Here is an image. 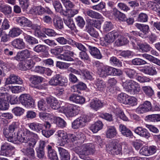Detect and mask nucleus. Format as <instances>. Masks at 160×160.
I'll use <instances>...</instances> for the list:
<instances>
[{
    "label": "nucleus",
    "mask_w": 160,
    "mask_h": 160,
    "mask_svg": "<svg viewBox=\"0 0 160 160\" xmlns=\"http://www.w3.org/2000/svg\"><path fill=\"white\" fill-rule=\"evenodd\" d=\"M29 28H31L35 30V35L39 38H42L46 37L45 35L42 33L40 30V27L36 24H32V25Z\"/></svg>",
    "instance_id": "34"
},
{
    "label": "nucleus",
    "mask_w": 160,
    "mask_h": 160,
    "mask_svg": "<svg viewBox=\"0 0 160 160\" xmlns=\"http://www.w3.org/2000/svg\"><path fill=\"white\" fill-rule=\"evenodd\" d=\"M54 115L52 114L42 112L39 113V117L42 119L52 120L54 118Z\"/></svg>",
    "instance_id": "62"
},
{
    "label": "nucleus",
    "mask_w": 160,
    "mask_h": 160,
    "mask_svg": "<svg viewBox=\"0 0 160 160\" xmlns=\"http://www.w3.org/2000/svg\"><path fill=\"white\" fill-rule=\"evenodd\" d=\"M95 86L97 90L102 92L104 91L106 88L105 82L101 79L98 78L95 81Z\"/></svg>",
    "instance_id": "28"
},
{
    "label": "nucleus",
    "mask_w": 160,
    "mask_h": 160,
    "mask_svg": "<svg viewBox=\"0 0 160 160\" xmlns=\"http://www.w3.org/2000/svg\"><path fill=\"white\" fill-rule=\"evenodd\" d=\"M143 72L150 75H154L157 74V72L154 67H148L143 70Z\"/></svg>",
    "instance_id": "46"
},
{
    "label": "nucleus",
    "mask_w": 160,
    "mask_h": 160,
    "mask_svg": "<svg viewBox=\"0 0 160 160\" xmlns=\"http://www.w3.org/2000/svg\"><path fill=\"white\" fill-rule=\"evenodd\" d=\"M142 90L145 94L148 97H151L154 95V90L152 88L149 86H142Z\"/></svg>",
    "instance_id": "38"
},
{
    "label": "nucleus",
    "mask_w": 160,
    "mask_h": 160,
    "mask_svg": "<svg viewBox=\"0 0 160 160\" xmlns=\"http://www.w3.org/2000/svg\"><path fill=\"white\" fill-rule=\"evenodd\" d=\"M111 67L103 66L100 67L98 71V74L100 77L105 78L109 75H111Z\"/></svg>",
    "instance_id": "16"
},
{
    "label": "nucleus",
    "mask_w": 160,
    "mask_h": 160,
    "mask_svg": "<svg viewBox=\"0 0 160 160\" xmlns=\"http://www.w3.org/2000/svg\"><path fill=\"white\" fill-rule=\"evenodd\" d=\"M118 145V143L115 142L114 141H112L110 142L108 144H107L106 146V150L110 154H111L112 152L113 151L115 147Z\"/></svg>",
    "instance_id": "49"
},
{
    "label": "nucleus",
    "mask_w": 160,
    "mask_h": 160,
    "mask_svg": "<svg viewBox=\"0 0 160 160\" xmlns=\"http://www.w3.org/2000/svg\"><path fill=\"white\" fill-rule=\"evenodd\" d=\"M127 38L123 36H120L118 40L115 42V43L118 46H120L126 44L128 42Z\"/></svg>",
    "instance_id": "48"
},
{
    "label": "nucleus",
    "mask_w": 160,
    "mask_h": 160,
    "mask_svg": "<svg viewBox=\"0 0 160 160\" xmlns=\"http://www.w3.org/2000/svg\"><path fill=\"white\" fill-rule=\"evenodd\" d=\"M19 130L18 137L14 138L10 137L9 140L16 143L19 141L21 142H25L28 146L34 147L37 141V135L27 129H25L24 131Z\"/></svg>",
    "instance_id": "1"
},
{
    "label": "nucleus",
    "mask_w": 160,
    "mask_h": 160,
    "mask_svg": "<svg viewBox=\"0 0 160 160\" xmlns=\"http://www.w3.org/2000/svg\"><path fill=\"white\" fill-rule=\"evenodd\" d=\"M56 135L61 138V142L60 144V146H63L65 144L69 142L68 134H67L64 131H58L56 132Z\"/></svg>",
    "instance_id": "19"
},
{
    "label": "nucleus",
    "mask_w": 160,
    "mask_h": 160,
    "mask_svg": "<svg viewBox=\"0 0 160 160\" xmlns=\"http://www.w3.org/2000/svg\"><path fill=\"white\" fill-rule=\"evenodd\" d=\"M117 134V131L115 127L109 126L106 132V136L107 138H112L115 137Z\"/></svg>",
    "instance_id": "31"
},
{
    "label": "nucleus",
    "mask_w": 160,
    "mask_h": 160,
    "mask_svg": "<svg viewBox=\"0 0 160 160\" xmlns=\"http://www.w3.org/2000/svg\"><path fill=\"white\" fill-rule=\"evenodd\" d=\"M62 52V48L61 47H56L50 49L51 53L55 55L59 56Z\"/></svg>",
    "instance_id": "57"
},
{
    "label": "nucleus",
    "mask_w": 160,
    "mask_h": 160,
    "mask_svg": "<svg viewBox=\"0 0 160 160\" xmlns=\"http://www.w3.org/2000/svg\"><path fill=\"white\" fill-rule=\"evenodd\" d=\"M15 148L10 144L5 142L1 146L0 155L8 157Z\"/></svg>",
    "instance_id": "11"
},
{
    "label": "nucleus",
    "mask_w": 160,
    "mask_h": 160,
    "mask_svg": "<svg viewBox=\"0 0 160 160\" xmlns=\"http://www.w3.org/2000/svg\"><path fill=\"white\" fill-rule=\"evenodd\" d=\"M27 145L26 148H23L21 149V151L25 155H27L32 159H34L35 157V152L33 148L34 147L28 146Z\"/></svg>",
    "instance_id": "21"
},
{
    "label": "nucleus",
    "mask_w": 160,
    "mask_h": 160,
    "mask_svg": "<svg viewBox=\"0 0 160 160\" xmlns=\"http://www.w3.org/2000/svg\"><path fill=\"white\" fill-rule=\"evenodd\" d=\"M103 126V124L102 122L100 121H98L94 124L92 125L90 128L94 133H95L101 129Z\"/></svg>",
    "instance_id": "30"
},
{
    "label": "nucleus",
    "mask_w": 160,
    "mask_h": 160,
    "mask_svg": "<svg viewBox=\"0 0 160 160\" xmlns=\"http://www.w3.org/2000/svg\"><path fill=\"white\" fill-rule=\"evenodd\" d=\"M53 5L56 12L65 15V11L63 9L62 6L59 1H54L53 2Z\"/></svg>",
    "instance_id": "35"
},
{
    "label": "nucleus",
    "mask_w": 160,
    "mask_h": 160,
    "mask_svg": "<svg viewBox=\"0 0 160 160\" xmlns=\"http://www.w3.org/2000/svg\"><path fill=\"white\" fill-rule=\"evenodd\" d=\"M32 84L36 85L42 82L43 79V78L37 76H32L31 77Z\"/></svg>",
    "instance_id": "63"
},
{
    "label": "nucleus",
    "mask_w": 160,
    "mask_h": 160,
    "mask_svg": "<svg viewBox=\"0 0 160 160\" xmlns=\"http://www.w3.org/2000/svg\"><path fill=\"white\" fill-rule=\"evenodd\" d=\"M77 153L79 157L83 159H85L86 156L93 154L96 151L94 144L88 143L82 145L80 147H78Z\"/></svg>",
    "instance_id": "2"
},
{
    "label": "nucleus",
    "mask_w": 160,
    "mask_h": 160,
    "mask_svg": "<svg viewBox=\"0 0 160 160\" xmlns=\"http://www.w3.org/2000/svg\"><path fill=\"white\" fill-rule=\"evenodd\" d=\"M149 8L158 13V15L160 17V6L156 2L150 1L148 3Z\"/></svg>",
    "instance_id": "32"
},
{
    "label": "nucleus",
    "mask_w": 160,
    "mask_h": 160,
    "mask_svg": "<svg viewBox=\"0 0 160 160\" xmlns=\"http://www.w3.org/2000/svg\"><path fill=\"white\" fill-rule=\"evenodd\" d=\"M64 22L65 25L68 26L72 31L75 32L76 28L73 19L68 18L64 19Z\"/></svg>",
    "instance_id": "33"
},
{
    "label": "nucleus",
    "mask_w": 160,
    "mask_h": 160,
    "mask_svg": "<svg viewBox=\"0 0 160 160\" xmlns=\"http://www.w3.org/2000/svg\"><path fill=\"white\" fill-rule=\"evenodd\" d=\"M3 134L7 138V140L8 141L14 143H16V142H14L9 140V138L10 137L13 138H16V136H13V134H12L11 133H10V131L9 130V128L8 129L7 128H4L3 129Z\"/></svg>",
    "instance_id": "52"
},
{
    "label": "nucleus",
    "mask_w": 160,
    "mask_h": 160,
    "mask_svg": "<svg viewBox=\"0 0 160 160\" xmlns=\"http://www.w3.org/2000/svg\"><path fill=\"white\" fill-rule=\"evenodd\" d=\"M148 19V16L146 14L141 13L139 14L137 20L138 22H147Z\"/></svg>",
    "instance_id": "58"
},
{
    "label": "nucleus",
    "mask_w": 160,
    "mask_h": 160,
    "mask_svg": "<svg viewBox=\"0 0 160 160\" xmlns=\"http://www.w3.org/2000/svg\"><path fill=\"white\" fill-rule=\"evenodd\" d=\"M152 106L151 103L148 101H145L144 103L140 104L137 108L138 110H151Z\"/></svg>",
    "instance_id": "41"
},
{
    "label": "nucleus",
    "mask_w": 160,
    "mask_h": 160,
    "mask_svg": "<svg viewBox=\"0 0 160 160\" xmlns=\"http://www.w3.org/2000/svg\"><path fill=\"white\" fill-rule=\"evenodd\" d=\"M19 123L18 122H13L9 126V128L10 133L13 134L14 136H15L16 132L17 131V137H18V133L19 130H22L19 128Z\"/></svg>",
    "instance_id": "25"
},
{
    "label": "nucleus",
    "mask_w": 160,
    "mask_h": 160,
    "mask_svg": "<svg viewBox=\"0 0 160 160\" xmlns=\"http://www.w3.org/2000/svg\"><path fill=\"white\" fill-rule=\"evenodd\" d=\"M69 100L76 103L82 104L84 103L85 100L82 97L75 94L70 95L69 98Z\"/></svg>",
    "instance_id": "26"
},
{
    "label": "nucleus",
    "mask_w": 160,
    "mask_h": 160,
    "mask_svg": "<svg viewBox=\"0 0 160 160\" xmlns=\"http://www.w3.org/2000/svg\"><path fill=\"white\" fill-rule=\"evenodd\" d=\"M119 130L121 133L126 137L132 138L133 133L126 126L120 124L119 126Z\"/></svg>",
    "instance_id": "24"
},
{
    "label": "nucleus",
    "mask_w": 160,
    "mask_h": 160,
    "mask_svg": "<svg viewBox=\"0 0 160 160\" xmlns=\"http://www.w3.org/2000/svg\"><path fill=\"white\" fill-rule=\"evenodd\" d=\"M9 95L7 93H0V110H7L8 109Z\"/></svg>",
    "instance_id": "9"
},
{
    "label": "nucleus",
    "mask_w": 160,
    "mask_h": 160,
    "mask_svg": "<svg viewBox=\"0 0 160 160\" xmlns=\"http://www.w3.org/2000/svg\"><path fill=\"white\" fill-rule=\"evenodd\" d=\"M22 31L18 28H13L9 31L10 36L14 38L19 36L22 33Z\"/></svg>",
    "instance_id": "44"
},
{
    "label": "nucleus",
    "mask_w": 160,
    "mask_h": 160,
    "mask_svg": "<svg viewBox=\"0 0 160 160\" xmlns=\"http://www.w3.org/2000/svg\"><path fill=\"white\" fill-rule=\"evenodd\" d=\"M52 119L53 120V122L56 123L59 127L63 128L65 127L67 125L65 121L60 117H55L54 116V118Z\"/></svg>",
    "instance_id": "36"
},
{
    "label": "nucleus",
    "mask_w": 160,
    "mask_h": 160,
    "mask_svg": "<svg viewBox=\"0 0 160 160\" xmlns=\"http://www.w3.org/2000/svg\"><path fill=\"white\" fill-rule=\"evenodd\" d=\"M136 79L138 82L142 83L149 82L151 80L150 78L147 77L138 75H137Z\"/></svg>",
    "instance_id": "59"
},
{
    "label": "nucleus",
    "mask_w": 160,
    "mask_h": 160,
    "mask_svg": "<svg viewBox=\"0 0 160 160\" xmlns=\"http://www.w3.org/2000/svg\"><path fill=\"white\" fill-rule=\"evenodd\" d=\"M128 96L126 93H121L119 94L117 97L118 101L120 102L125 104L126 103L127 99Z\"/></svg>",
    "instance_id": "54"
},
{
    "label": "nucleus",
    "mask_w": 160,
    "mask_h": 160,
    "mask_svg": "<svg viewBox=\"0 0 160 160\" xmlns=\"http://www.w3.org/2000/svg\"><path fill=\"white\" fill-rule=\"evenodd\" d=\"M53 26L57 30H60L64 28L63 22L62 19L60 18H57L53 21Z\"/></svg>",
    "instance_id": "39"
},
{
    "label": "nucleus",
    "mask_w": 160,
    "mask_h": 160,
    "mask_svg": "<svg viewBox=\"0 0 160 160\" xmlns=\"http://www.w3.org/2000/svg\"><path fill=\"white\" fill-rule=\"evenodd\" d=\"M71 40L72 43V44L75 47H76L79 50H81V52L87 51L86 47L88 48L87 46H89L88 45L85 43H83L82 44L81 43L76 42L72 39Z\"/></svg>",
    "instance_id": "43"
},
{
    "label": "nucleus",
    "mask_w": 160,
    "mask_h": 160,
    "mask_svg": "<svg viewBox=\"0 0 160 160\" xmlns=\"http://www.w3.org/2000/svg\"><path fill=\"white\" fill-rule=\"evenodd\" d=\"M103 105V103L97 99L92 100L90 104V107L93 109H98L102 108Z\"/></svg>",
    "instance_id": "37"
},
{
    "label": "nucleus",
    "mask_w": 160,
    "mask_h": 160,
    "mask_svg": "<svg viewBox=\"0 0 160 160\" xmlns=\"http://www.w3.org/2000/svg\"><path fill=\"white\" fill-rule=\"evenodd\" d=\"M110 62L113 66L120 67L122 65L121 62L115 57H111L110 59Z\"/></svg>",
    "instance_id": "53"
},
{
    "label": "nucleus",
    "mask_w": 160,
    "mask_h": 160,
    "mask_svg": "<svg viewBox=\"0 0 160 160\" xmlns=\"http://www.w3.org/2000/svg\"><path fill=\"white\" fill-rule=\"evenodd\" d=\"M91 120V117L85 115L79 117L74 120L72 123V127L73 129H78L85 127Z\"/></svg>",
    "instance_id": "4"
},
{
    "label": "nucleus",
    "mask_w": 160,
    "mask_h": 160,
    "mask_svg": "<svg viewBox=\"0 0 160 160\" xmlns=\"http://www.w3.org/2000/svg\"><path fill=\"white\" fill-rule=\"evenodd\" d=\"M32 52V51L28 49H25L18 52L14 58L17 60L22 61L30 58Z\"/></svg>",
    "instance_id": "12"
},
{
    "label": "nucleus",
    "mask_w": 160,
    "mask_h": 160,
    "mask_svg": "<svg viewBox=\"0 0 160 160\" xmlns=\"http://www.w3.org/2000/svg\"><path fill=\"white\" fill-rule=\"evenodd\" d=\"M55 146L54 143H51L47 147L48 151V156L51 160H58L57 152L54 150Z\"/></svg>",
    "instance_id": "15"
},
{
    "label": "nucleus",
    "mask_w": 160,
    "mask_h": 160,
    "mask_svg": "<svg viewBox=\"0 0 160 160\" xmlns=\"http://www.w3.org/2000/svg\"><path fill=\"white\" fill-rule=\"evenodd\" d=\"M20 102L27 108H33L34 102L32 98L28 94H24L21 95L19 97Z\"/></svg>",
    "instance_id": "7"
},
{
    "label": "nucleus",
    "mask_w": 160,
    "mask_h": 160,
    "mask_svg": "<svg viewBox=\"0 0 160 160\" xmlns=\"http://www.w3.org/2000/svg\"><path fill=\"white\" fill-rule=\"evenodd\" d=\"M24 37L26 41L30 44L33 45L38 43L37 39L30 36L27 35Z\"/></svg>",
    "instance_id": "64"
},
{
    "label": "nucleus",
    "mask_w": 160,
    "mask_h": 160,
    "mask_svg": "<svg viewBox=\"0 0 160 160\" xmlns=\"http://www.w3.org/2000/svg\"><path fill=\"white\" fill-rule=\"evenodd\" d=\"M89 52L92 56L97 59H101L102 56L99 50L96 47L91 46H87Z\"/></svg>",
    "instance_id": "20"
},
{
    "label": "nucleus",
    "mask_w": 160,
    "mask_h": 160,
    "mask_svg": "<svg viewBox=\"0 0 160 160\" xmlns=\"http://www.w3.org/2000/svg\"><path fill=\"white\" fill-rule=\"evenodd\" d=\"M123 88L129 92H132L134 94H138L141 91L140 86L138 82L133 80H128L123 83Z\"/></svg>",
    "instance_id": "3"
},
{
    "label": "nucleus",
    "mask_w": 160,
    "mask_h": 160,
    "mask_svg": "<svg viewBox=\"0 0 160 160\" xmlns=\"http://www.w3.org/2000/svg\"><path fill=\"white\" fill-rule=\"evenodd\" d=\"M138 49L139 50L142 52H147L150 51L151 49V47L148 44L146 43H138Z\"/></svg>",
    "instance_id": "40"
},
{
    "label": "nucleus",
    "mask_w": 160,
    "mask_h": 160,
    "mask_svg": "<svg viewBox=\"0 0 160 160\" xmlns=\"http://www.w3.org/2000/svg\"><path fill=\"white\" fill-rule=\"evenodd\" d=\"M68 118L75 117L79 113L78 111H61Z\"/></svg>",
    "instance_id": "45"
},
{
    "label": "nucleus",
    "mask_w": 160,
    "mask_h": 160,
    "mask_svg": "<svg viewBox=\"0 0 160 160\" xmlns=\"http://www.w3.org/2000/svg\"><path fill=\"white\" fill-rule=\"evenodd\" d=\"M16 21L19 26L24 29H28L32 25V22L24 17H17Z\"/></svg>",
    "instance_id": "14"
},
{
    "label": "nucleus",
    "mask_w": 160,
    "mask_h": 160,
    "mask_svg": "<svg viewBox=\"0 0 160 160\" xmlns=\"http://www.w3.org/2000/svg\"><path fill=\"white\" fill-rule=\"evenodd\" d=\"M135 132L140 137L148 139L150 136V134L148 130L142 127H138L134 129Z\"/></svg>",
    "instance_id": "18"
},
{
    "label": "nucleus",
    "mask_w": 160,
    "mask_h": 160,
    "mask_svg": "<svg viewBox=\"0 0 160 160\" xmlns=\"http://www.w3.org/2000/svg\"><path fill=\"white\" fill-rule=\"evenodd\" d=\"M28 126L30 129L37 132H39L44 127L47 129H49L51 127V125L48 122H46L44 124L38 123L33 122L28 124Z\"/></svg>",
    "instance_id": "8"
},
{
    "label": "nucleus",
    "mask_w": 160,
    "mask_h": 160,
    "mask_svg": "<svg viewBox=\"0 0 160 160\" xmlns=\"http://www.w3.org/2000/svg\"><path fill=\"white\" fill-rule=\"evenodd\" d=\"M32 11L35 14L38 15H42L45 13L49 15H52L53 13L49 8L46 7L44 8L41 6L33 7Z\"/></svg>",
    "instance_id": "13"
},
{
    "label": "nucleus",
    "mask_w": 160,
    "mask_h": 160,
    "mask_svg": "<svg viewBox=\"0 0 160 160\" xmlns=\"http://www.w3.org/2000/svg\"><path fill=\"white\" fill-rule=\"evenodd\" d=\"M6 83L8 84H21L22 83V80L20 77L14 74H11L7 78L6 81Z\"/></svg>",
    "instance_id": "17"
},
{
    "label": "nucleus",
    "mask_w": 160,
    "mask_h": 160,
    "mask_svg": "<svg viewBox=\"0 0 160 160\" xmlns=\"http://www.w3.org/2000/svg\"><path fill=\"white\" fill-rule=\"evenodd\" d=\"M62 52L64 50L67 52H65L63 54H60L58 57V58L64 61H74V60L69 56V55H73L74 54L73 52L70 51L71 49V47L69 46L66 45L62 47Z\"/></svg>",
    "instance_id": "6"
},
{
    "label": "nucleus",
    "mask_w": 160,
    "mask_h": 160,
    "mask_svg": "<svg viewBox=\"0 0 160 160\" xmlns=\"http://www.w3.org/2000/svg\"><path fill=\"white\" fill-rule=\"evenodd\" d=\"M58 148L61 160H70V155L67 150L61 147Z\"/></svg>",
    "instance_id": "27"
},
{
    "label": "nucleus",
    "mask_w": 160,
    "mask_h": 160,
    "mask_svg": "<svg viewBox=\"0 0 160 160\" xmlns=\"http://www.w3.org/2000/svg\"><path fill=\"white\" fill-rule=\"evenodd\" d=\"M43 31L49 37H54L57 34L55 31L52 29L45 28L43 29Z\"/></svg>",
    "instance_id": "61"
},
{
    "label": "nucleus",
    "mask_w": 160,
    "mask_h": 160,
    "mask_svg": "<svg viewBox=\"0 0 160 160\" xmlns=\"http://www.w3.org/2000/svg\"><path fill=\"white\" fill-rule=\"evenodd\" d=\"M147 119L155 122L160 121V115L158 114L149 115L146 117Z\"/></svg>",
    "instance_id": "51"
},
{
    "label": "nucleus",
    "mask_w": 160,
    "mask_h": 160,
    "mask_svg": "<svg viewBox=\"0 0 160 160\" xmlns=\"http://www.w3.org/2000/svg\"><path fill=\"white\" fill-rule=\"evenodd\" d=\"M119 36V32L113 31L105 35L103 42L106 45L112 43L115 39Z\"/></svg>",
    "instance_id": "10"
},
{
    "label": "nucleus",
    "mask_w": 160,
    "mask_h": 160,
    "mask_svg": "<svg viewBox=\"0 0 160 160\" xmlns=\"http://www.w3.org/2000/svg\"><path fill=\"white\" fill-rule=\"evenodd\" d=\"M46 47L45 46L41 44H38L35 46L33 49L35 52L39 53L45 52L46 51Z\"/></svg>",
    "instance_id": "60"
},
{
    "label": "nucleus",
    "mask_w": 160,
    "mask_h": 160,
    "mask_svg": "<svg viewBox=\"0 0 160 160\" xmlns=\"http://www.w3.org/2000/svg\"><path fill=\"white\" fill-rule=\"evenodd\" d=\"M113 28V25L110 22H106L103 26V31L104 32H107L111 30Z\"/></svg>",
    "instance_id": "55"
},
{
    "label": "nucleus",
    "mask_w": 160,
    "mask_h": 160,
    "mask_svg": "<svg viewBox=\"0 0 160 160\" xmlns=\"http://www.w3.org/2000/svg\"><path fill=\"white\" fill-rule=\"evenodd\" d=\"M0 10L5 15H9L12 12V8L8 5H3Z\"/></svg>",
    "instance_id": "50"
},
{
    "label": "nucleus",
    "mask_w": 160,
    "mask_h": 160,
    "mask_svg": "<svg viewBox=\"0 0 160 160\" xmlns=\"http://www.w3.org/2000/svg\"><path fill=\"white\" fill-rule=\"evenodd\" d=\"M85 13L87 15L89 16L92 18L97 19H102L103 18L102 16L99 13L88 9L85 11Z\"/></svg>",
    "instance_id": "29"
},
{
    "label": "nucleus",
    "mask_w": 160,
    "mask_h": 160,
    "mask_svg": "<svg viewBox=\"0 0 160 160\" xmlns=\"http://www.w3.org/2000/svg\"><path fill=\"white\" fill-rule=\"evenodd\" d=\"M12 45L15 48L19 49H22L25 47L23 39L20 38L14 39L12 42Z\"/></svg>",
    "instance_id": "23"
},
{
    "label": "nucleus",
    "mask_w": 160,
    "mask_h": 160,
    "mask_svg": "<svg viewBox=\"0 0 160 160\" xmlns=\"http://www.w3.org/2000/svg\"><path fill=\"white\" fill-rule=\"evenodd\" d=\"M35 62L32 59H26L24 60L20 66V69L22 70L30 69L33 67Z\"/></svg>",
    "instance_id": "22"
},
{
    "label": "nucleus",
    "mask_w": 160,
    "mask_h": 160,
    "mask_svg": "<svg viewBox=\"0 0 160 160\" xmlns=\"http://www.w3.org/2000/svg\"><path fill=\"white\" fill-rule=\"evenodd\" d=\"M68 80L66 77L59 74H57L52 77L49 82V84L52 86H65Z\"/></svg>",
    "instance_id": "5"
},
{
    "label": "nucleus",
    "mask_w": 160,
    "mask_h": 160,
    "mask_svg": "<svg viewBox=\"0 0 160 160\" xmlns=\"http://www.w3.org/2000/svg\"><path fill=\"white\" fill-rule=\"evenodd\" d=\"M125 72L128 77L131 79L136 78L137 75L136 71L133 69L127 68L125 70Z\"/></svg>",
    "instance_id": "47"
},
{
    "label": "nucleus",
    "mask_w": 160,
    "mask_h": 160,
    "mask_svg": "<svg viewBox=\"0 0 160 160\" xmlns=\"http://www.w3.org/2000/svg\"><path fill=\"white\" fill-rule=\"evenodd\" d=\"M65 14L68 15L69 18L73 17L78 12V10L77 9H68L65 11Z\"/></svg>",
    "instance_id": "56"
},
{
    "label": "nucleus",
    "mask_w": 160,
    "mask_h": 160,
    "mask_svg": "<svg viewBox=\"0 0 160 160\" xmlns=\"http://www.w3.org/2000/svg\"><path fill=\"white\" fill-rule=\"evenodd\" d=\"M135 26L145 34L148 33L149 29V26L146 24L136 23L135 24Z\"/></svg>",
    "instance_id": "42"
}]
</instances>
